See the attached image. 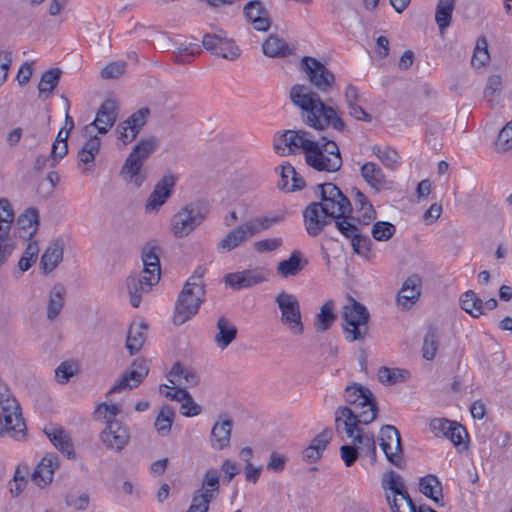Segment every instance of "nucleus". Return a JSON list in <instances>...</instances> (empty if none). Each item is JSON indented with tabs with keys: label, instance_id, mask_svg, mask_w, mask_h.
Instances as JSON below:
<instances>
[{
	"label": "nucleus",
	"instance_id": "f257e3e1",
	"mask_svg": "<svg viewBox=\"0 0 512 512\" xmlns=\"http://www.w3.org/2000/svg\"><path fill=\"white\" fill-rule=\"evenodd\" d=\"M314 193L320 200L310 202L302 211L304 228L310 237L319 236L339 213L353 212L350 199L334 183L317 184Z\"/></svg>",
	"mask_w": 512,
	"mask_h": 512
},
{
	"label": "nucleus",
	"instance_id": "f03ea898",
	"mask_svg": "<svg viewBox=\"0 0 512 512\" xmlns=\"http://www.w3.org/2000/svg\"><path fill=\"white\" fill-rule=\"evenodd\" d=\"M343 398L352 407L339 406L335 410V430L340 432L343 424L347 437H352L357 426L375 420L378 406L371 390L356 382L346 386Z\"/></svg>",
	"mask_w": 512,
	"mask_h": 512
},
{
	"label": "nucleus",
	"instance_id": "7ed1b4c3",
	"mask_svg": "<svg viewBox=\"0 0 512 512\" xmlns=\"http://www.w3.org/2000/svg\"><path fill=\"white\" fill-rule=\"evenodd\" d=\"M291 102L300 108L302 120L309 127L319 131L333 129L344 132L346 125L338 111L322 101L310 87L295 84L290 89Z\"/></svg>",
	"mask_w": 512,
	"mask_h": 512
},
{
	"label": "nucleus",
	"instance_id": "20e7f679",
	"mask_svg": "<svg viewBox=\"0 0 512 512\" xmlns=\"http://www.w3.org/2000/svg\"><path fill=\"white\" fill-rule=\"evenodd\" d=\"M157 147L158 139L155 136L141 139L126 158L120 170L121 176L139 188L147 178L146 173L141 172L142 166Z\"/></svg>",
	"mask_w": 512,
	"mask_h": 512
},
{
	"label": "nucleus",
	"instance_id": "39448f33",
	"mask_svg": "<svg viewBox=\"0 0 512 512\" xmlns=\"http://www.w3.org/2000/svg\"><path fill=\"white\" fill-rule=\"evenodd\" d=\"M306 164L318 172L334 173L340 170L343 159L338 144L321 136L307 155Z\"/></svg>",
	"mask_w": 512,
	"mask_h": 512
},
{
	"label": "nucleus",
	"instance_id": "423d86ee",
	"mask_svg": "<svg viewBox=\"0 0 512 512\" xmlns=\"http://www.w3.org/2000/svg\"><path fill=\"white\" fill-rule=\"evenodd\" d=\"M210 212L209 203L205 200L190 202L173 215L171 231L176 238H183L202 224Z\"/></svg>",
	"mask_w": 512,
	"mask_h": 512
},
{
	"label": "nucleus",
	"instance_id": "0eeeda50",
	"mask_svg": "<svg viewBox=\"0 0 512 512\" xmlns=\"http://www.w3.org/2000/svg\"><path fill=\"white\" fill-rule=\"evenodd\" d=\"M369 312L360 302L350 299L343 308L344 337L348 342L362 341L368 333Z\"/></svg>",
	"mask_w": 512,
	"mask_h": 512
},
{
	"label": "nucleus",
	"instance_id": "6e6552de",
	"mask_svg": "<svg viewBox=\"0 0 512 512\" xmlns=\"http://www.w3.org/2000/svg\"><path fill=\"white\" fill-rule=\"evenodd\" d=\"M317 140L304 130H286L274 139V150L281 156L303 153L305 159Z\"/></svg>",
	"mask_w": 512,
	"mask_h": 512
},
{
	"label": "nucleus",
	"instance_id": "1a4fd4ad",
	"mask_svg": "<svg viewBox=\"0 0 512 512\" xmlns=\"http://www.w3.org/2000/svg\"><path fill=\"white\" fill-rule=\"evenodd\" d=\"M205 301V289L201 286L190 287L184 285L175 303L173 322L182 325L194 317Z\"/></svg>",
	"mask_w": 512,
	"mask_h": 512
},
{
	"label": "nucleus",
	"instance_id": "9d476101",
	"mask_svg": "<svg viewBox=\"0 0 512 512\" xmlns=\"http://www.w3.org/2000/svg\"><path fill=\"white\" fill-rule=\"evenodd\" d=\"M275 303L280 310V321L292 335H301L304 324L301 317L300 303L297 297L285 291L275 297Z\"/></svg>",
	"mask_w": 512,
	"mask_h": 512
},
{
	"label": "nucleus",
	"instance_id": "9b49d317",
	"mask_svg": "<svg viewBox=\"0 0 512 512\" xmlns=\"http://www.w3.org/2000/svg\"><path fill=\"white\" fill-rule=\"evenodd\" d=\"M379 445L386 459L396 468L406 466L404 451L399 431L392 425H384L380 429Z\"/></svg>",
	"mask_w": 512,
	"mask_h": 512
},
{
	"label": "nucleus",
	"instance_id": "f8f14e48",
	"mask_svg": "<svg viewBox=\"0 0 512 512\" xmlns=\"http://www.w3.org/2000/svg\"><path fill=\"white\" fill-rule=\"evenodd\" d=\"M302 69L310 83L320 92H330L335 83L334 74L319 60L304 56L301 60Z\"/></svg>",
	"mask_w": 512,
	"mask_h": 512
},
{
	"label": "nucleus",
	"instance_id": "ddd939ff",
	"mask_svg": "<svg viewBox=\"0 0 512 512\" xmlns=\"http://www.w3.org/2000/svg\"><path fill=\"white\" fill-rule=\"evenodd\" d=\"M202 45L208 52L224 59L234 60L240 55L239 48L223 30H219L218 33H206Z\"/></svg>",
	"mask_w": 512,
	"mask_h": 512
},
{
	"label": "nucleus",
	"instance_id": "4468645a",
	"mask_svg": "<svg viewBox=\"0 0 512 512\" xmlns=\"http://www.w3.org/2000/svg\"><path fill=\"white\" fill-rule=\"evenodd\" d=\"M243 17L246 23L258 32H267L272 26L269 10L260 0H250L243 6Z\"/></svg>",
	"mask_w": 512,
	"mask_h": 512
},
{
	"label": "nucleus",
	"instance_id": "2eb2a0df",
	"mask_svg": "<svg viewBox=\"0 0 512 512\" xmlns=\"http://www.w3.org/2000/svg\"><path fill=\"white\" fill-rule=\"evenodd\" d=\"M149 115L148 108H141L130 115L125 121L118 124L116 128L117 139L127 145L132 142L146 123Z\"/></svg>",
	"mask_w": 512,
	"mask_h": 512
},
{
	"label": "nucleus",
	"instance_id": "dca6fc26",
	"mask_svg": "<svg viewBox=\"0 0 512 512\" xmlns=\"http://www.w3.org/2000/svg\"><path fill=\"white\" fill-rule=\"evenodd\" d=\"M149 373V367L145 360L136 359L131 367L122 375V377L111 387L108 394L119 393L126 388L138 387Z\"/></svg>",
	"mask_w": 512,
	"mask_h": 512
},
{
	"label": "nucleus",
	"instance_id": "f3484780",
	"mask_svg": "<svg viewBox=\"0 0 512 512\" xmlns=\"http://www.w3.org/2000/svg\"><path fill=\"white\" fill-rule=\"evenodd\" d=\"M100 437L108 449H114L117 452H120L130 441L129 430L120 421H108Z\"/></svg>",
	"mask_w": 512,
	"mask_h": 512
},
{
	"label": "nucleus",
	"instance_id": "a211bd4d",
	"mask_svg": "<svg viewBox=\"0 0 512 512\" xmlns=\"http://www.w3.org/2000/svg\"><path fill=\"white\" fill-rule=\"evenodd\" d=\"M177 178L169 173L164 175L154 186V189L148 197L145 210L147 212H157L159 208L167 201L171 196L175 187Z\"/></svg>",
	"mask_w": 512,
	"mask_h": 512
},
{
	"label": "nucleus",
	"instance_id": "6ab92c4d",
	"mask_svg": "<svg viewBox=\"0 0 512 512\" xmlns=\"http://www.w3.org/2000/svg\"><path fill=\"white\" fill-rule=\"evenodd\" d=\"M118 117V107L114 100H106L99 107L96 118L93 122L86 125L84 131L90 133V129L96 128L100 134H106L115 124Z\"/></svg>",
	"mask_w": 512,
	"mask_h": 512
},
{
	"label": "nucleus",
	"instance_id": "aec40b11",
	"mask_svg": "<svg viewBox=\"0 0 512 512\" xmlns=\"http://www.w3.org/2000/svg\"><path fill=\"white\" fill-rule=\"evenodd\" d=\"M421 277L417 274L409 276L397 294V303L404 309H410L421 296Z\"/></svg>",
	"mask_w": 512,
	"mask_h": 512
},
{
	"label": "nucleus",
	"instance_id": "412c9836",
	"mask_svg": "<svg viewBox=\"0 0 512 512\" xmlns=\"http://www.w3.org/2000/svg\"><path fill=\"white\" fill-rule=\"evenodd\" d=\"M252 237L253 230H251L245 222L231 229L227 235L218 242L217 251L219 253L230 252L235 248L240 247Z\"/></svg>",
	"mask_w": 512,
	"mask_h": 512
},
{
	"label": "nucleus",
	"instance_id": "4be33fe9",
	"mask_svg": "<svg viewBox=\"0 0 512 512\" xmlns=\"http://www.w3.org/2000/svg\"><path fill=\"white\" fill-rule=\"evenodd\" d=\"M224 280L226 285L230 286L232 289L241 290L264 282L265 276L258 269H247L226 274Z\"/></svg>",
	"mask_w": 512,
	"mask_h": 512
},
{
	"label": "nucleus",
	"instance_id": "5701e85b",
	"mask_svg": "<svg viewBox=\"0 0 512 512\" xmlns=\"http://www.w3.org/2000/svg\"><path fill=\"white\" fill-rule=\"evenodd\" d=\"M332 224H334L337 231L349 241L355 238L357 233L361 232L362 228L365 227L360 223L358 218L353 215V212L339 213L333 218Z\"/></svg>",
	"mask_w": 512,
	"mask_h": 512
},
{
	"label": "nucleus",
	"instance_id": "b1692460",
	"mask_svg": "<svg viewBox=\"0 0 512 512\" xmlns=\"http://www.w3.org/2000/svg\"><path fill=\"white\" fill-rule=\"evenodd\" d=\"M157 283H152L146 275H131L126 280L127 290L130 297V303L137 308L141 304L142 295L150 291L151 287Z\"/></svg>",
	"mask_w": 512,
	"mask_h": 512
},
{
	"label": "nucleus",
	"instance_id": "393cba45",
	"mask_svg": "<svg viewBox=\"0 0 512 512\" xmlns=\"http://www.w3.org/2000/svg\"><path fill=\"white\" fill-rule=\"evenodd\" d=\"M233 422L231 419L219 417L211 430V446L214 449L222 450L228 447L231 439Z\"/></svg>",
	"mask_w": 512,
	"mask_h": 512
},
{
	"label": "nucleus",
	"instance_id": "a878e982",
	"mask_svg": "<svg viewBox=\"0 0 512 512\" xmlns=\"http://www.w3.org/2000/svg\"><path fill=\"white\" fill-rule=\"evenodd\" d=\"M44 433L61 453L68 459H75L76 454L69 434L61 427L44 428Z\"/></svg>",
	"mask_w": 512,
	"mask_h": 512
},
{
	"label": "nucleus",
	"instance_id": "bb28decb",
	"mask_svg": "<svg viewBox=\"0 0 512 512\" xmlns=\"http://www.w3.org/2000/svg\"><path fill=\"white\" fill-rule=\"evenodd\" d=\"M308 265V260L304 257L303 253L299 250H294L288 259L282 260L278 263L276 272L282 278L296 276Z\"/></svg>",
	"mask_w": 512,
	"mask_h": 512
},
{
	"label": "nucleus",
	"instance_id": "cd10ccee",
	"mask_svg": "<svg viewBox=\"0 0 512 512\" xmlns=\"http://www.w3.org/2000/svg\"><path fill=\"white\" fill-rule=\"evenodd\" d=\"M101 141L98 136H91L84 143L77 154L79 163H83L86 167L83 173L87 174L93 171L95 166V157L100 151Z\"/></svg>",
	"mask_w": 512,
	"mask_h": 512
},
{
	"label": "nucleus",
	"instance_id": "c85d7f7f",
	"mask_svg": "<svg viewBox=\"0 0 512 512\" xmlns=\"http://www.w3.org/2000/svg\"><path fill=\"white\" fill-rule=\"evenodd\" d=\"M56 456H46L36 466L32 473V480L39 487L51 483L56 468Z\"/></svg>",
	"mask_w": 512,
	"mask_h": 512
},
{
	"label": "nucleus",
	"instance_id": "c756f323",
	"mask_svg": "<svg viewBox=\"0 0 512 512\" xmlns=\"http://www.w3.org/2000/svg\"><path fill=\"white\" fill-rule=\"evenodd\" d=\"M420 492L434 501L437 505L443 506V488L436 475L428 474L419 480Z\"/></svg>",
	"mask_w": 512,
	"mask_h": 512
},
{
	"label": "nucleus",
	"instance_id": "7c9ffc66",
	"mask_svg": "<svg viewBox=\"0 0 512 512\" xmlns=\"http://www.w3.org/2000/svg\"><path fill=\"white\" fill-rule=\"evenodd\" d=\"M217 330L214 342L221 350L226 349L236 339L238 333L237 327L224 316L219 317Z\"/></svg>",
	"mask_w": 512,
	"mask_h": 512
},
{
	"label": "nucleus",
	"instance_id": "2f4dec72",
	"mask_svg": "<svg viewBox=\"0 0 512 512\" xmlns=\"http://www.w3.org/2000/svg\"><path fill=\"white\" fill-rule=\"evenodd\" d=\"M142 261L144 269L142 275H146L152 283H158L160 280V260L156 253V247L144 248L142 252Z\"/></svg>",
	"mask_w": 512,
	"mask_h": 512
},
{
	"label": "nucleus",
	"instance_id": "473e14b6",
	"mask_svg": "<svg viewBox=\"0 0 512 512\" xmlns=\"http://www.w3.org/2000/svg\"><path fill=\"white\" fill-rule=\"evenodd\" d=\"M17 226L22 238H31L39 226V213L36 208H27L17 219Z\"/></svg>",
	"mask_w": 512,
	"mask_h": 512
},
{
	"label": "nucleus",
	"instance_id": "72a5a7b5",
	"mask_svg": "<svg viewBox=\"0 0 512 512\" xmlns=\"http://www.w3.org/2000/svg\"><path fill=\"white\" fill-rule=\"evenodd\" d=\"M0 406L3 416L10 415L14 423L19 419L24 421L22 411L17 400L11 395L9 389L0 382Z\"/></svg>",
	"mask_w": 512,
	"mask_h": 512
},
{
	"label": "nucleus",
	"instance_id": "f704fd0d",
	"mask_svg": "<svg viewBox=\"0 0 512 512\" xmlns=\"http://www.w3.org/2000/svg\"><path fill=\"white\" fill-rule=\"evenodd\" d=\"M363 180L374 190L379 191L385 186V175L379 165L366 162L360 168Z\"/></svg>",
	"mask_w": 512,
	"mask_h": 512
},
{
	"label": "nucleus",
	"instance_id": "c9c22d12",
	"mask_svg": "<svg viewBox=\"0 0 512 512\" xmlns=\"http://www.w3.org/2000/svg\"><path fill=\"white\" fill-rule=\"evenodd\" d=\"M460 307L473 318L484 315V301L473 291L467 290L460 297Z\"/></svg>",
	"mask_w": 512,
	"mask_h": 512
},
{
	"label": "nucleus",
	"instance_id": "e433bc0d",
	"mask_svg": "<svg viewBox=\"0 0 512 512\" xmlns=\"http://www.w3.org/2000/svg\"><path fill=\"white\" fill-rule=\"evenodd\" d=\"M263 53L271 58L285 57L292 54L287 43L278 35H270L262 45Z\"/></svg>",
	"mask_w": 512,
	"mask_h": 512
},
{
	"label": "nucleus",
	"instance_id": "4c0bfd02",
	"mask_svg": "<svg viewBox=\"0 0 512 512\" xmlns=\"http://www.w3.org/2000/svg\"><path fill=\"white\" fill-rule=\"evenodd\" d=\"M146 329L147 326L144 323L132 324L129 327L126 340V348L128 349L130 355L138 353L142 348L146 340Z\"/></svg>",
	"mask_w": 512,
	"mask_h": 512
},
{
	"label": "nucleus",
	"instance_id": "58836bf2",
	"mask_svg": "<svg viewBox=\"0 0 512 512\" xmlns=\"http://www.w3.org/2000/svg\"><path fill=\"white\" fill-rule=\"evenodd\" d=\"M63 259V244L60 241L53 242L43 253L41 265L45 273L54 270Z\"/></svg>",
	"mask_w": 512,
	"mask_h": 512
},
{
	"label": "nucleus",
	"instance_id": "ea45409f",
	"mask_svg": "<svg viewBox=\"0 0 512 512\" xmlns=\"http://www.w3.org/2000/svg\"><path fill=\"white\" fill-rule=\"evenodd\" d=\"M62 71L59 68H51L45 71L38 84L39 97L47 99L58 85Z\"/></svg>",
	"mask_w": 512,
	"mask_h": 512
},
{
	"label": "nucleus",
	"instance_id": "a19ab883",
	"mask_svg": "<svg viewBox=\"0 0 512 512\" xmlns=\"http://www.w3.org/2000/svg\"><path fill=\"white\" fill-rule=\"evenodd\" d=\"M455 1L456 0H438L435 13V21L441 34H444L445 30L451 24Z\"/></svg>",
	"mask_w": 512,
	"mask_h": 512
},
{
	"label": "nucleus",
	"instance_id": "79ce46f5",
	"mask_svg": "<svg viewBox=\"0 0 512 512\" xmlns=\"http://www.w3.org/2000/svg\"><path fill=\"white\" fill-rule=\"evenodd\" d=\"M353 442L358 443L360 445V449L370 457L371 464H375L377 461L376 454V442L374 434H363L362 430L357 426L353 436L351 437Z\"/></svg>",
	"mask_w": 512,
	"mask_h": 512
},
{
	"label": "nucleus",
	"instance_id": "37998d69",
	"mask_svg": "<svg viewBox=\"0 0 512 512\" xmlns=\"http://www.w3.org/2000/svg\"><path fill=\"white\" fill-rule=\"evenodd\" d=\"M65 293V288L61 284L55 285L50 291L47 306V318L49 320H54L60 314L64 306Z\"/></svg>",
	"mask_w": 512,
	"mask_h": 512
},
{
	"label": "nucleus",
	"instance_id": "c03bdc74",
	"mask_svg": "<svg viewBox=\"0 0 512 512\" xmlns=\"http://www.w3.org/2000/svg\"><path fill=\"white\" fill-rule=\"evenodd\" d=\"M175 411L169 405H163L155 419L154 427L159 435L167 436L171 431Z\"/></svg>",
	"mask_w": 512,
	"mask_h": 512
},
{
	"label": "nucleus",
	"instance_id": "a18cd8bd",
	"mask_svg": "<svg viewBox=\"0 0 512 512\" xmlns=\"http://www.w3.org/2000/svg\"><path fill=\"white\" fill-rule=\"evenodd\" d=\"M333 301L325 302L320 308V312L316 315L314 327L318 332H325L328 330L336 320V315L333 312Z\"/></svg>",
	"mask_w": 512,
	"mask_h": 512
},
{
	"label": "nucleus",
	"instance_id": "49530a36",
	"mask_svg": "<svg viewBox=\"0 0 512 512\" xmlns=\"http://www.w3.org/2000/svg\"><path fill=\"white\" fill-rule=\"evenodd\" d=\"M410 373L406 369L381 367L378 370V380L384 385H394L398 382L406 381Z\"/></svg>",
	"mask_w": 512,
	"mask_h": 512
},
{
	"label": "nucleus",
	"instance_id": "de8ad7c7",
	"mask_svg": "<svg viewBox=\"0 0 512 512\" xmlns=\"http://www.w3.org/2000/svg\"><path fill=\"white\" fill-rule=\"evenodd\" d=\"M168 380L170 383L175 384L179 378H183L187 386L193 387L199 383V376L195 371L183 367L179 362H176L169 375Z\"/></svg>",
	"mask_w": 512,
	"mask_h": 512
},
{
	"label": "nucleus",
	"instance_id": "09e8293b",
	"mask_svg": "<svg viewBox=\"0 0 512 512\" xmlns=\"http://www.w3.org/2000/svg\"><path fill=\"white\" fill-rule=\"evenodd\" d=\"M438 334L437 328L434 326H430L427 330V333L424 337L423 346H422V356L426 360H433L436 356L438 350Z\"/></svg>",
	"mask_w": 512,
	"mask_h": 512
},
{
	"label": "nucleus",
	"instance_id": "8fccbe9b",
	"mask_svg": "<svg viewBox=\"0 0 512 512\" xmlns=\"http://www.w3.org/2000/svg\"><path fill=\"white\" fill-rule=\"evenodd\" d=\"M199 490L203 493L211 494L212 498H216L220 490V475L216 469H208L203 477L202 486Z\"/></svg>",
	"mask_w": 512,
	"mask_h": 512
},
{
	"label": "nucleus",
	"instance_id": "3c124183",
	"mask_svg": "<svg viewBox=\"0 0 512 512\" xmlns=\"http://www.w3.org/2000/svg\"><path fill=\"white\" fill-rule=\"evenodd\" d=\"M9 233L7 226L5 229L0 228V267L7 262L15 249V243Z\"/></svg>",
	"mask_w": 512,
	"mask_h": 512
},
{
	"label": "nucleus",
	"instance_id": "603ef678",
	"mask_svg": "<svg viewBox=\"0 0 512 512\" xmlns=\"http://www.w3.org/2000/svg\"><path fill=\"white\" fill-rule=\"evenodd\" d=\"M396 227L388 221H377L373 224L371 234L376 241H387L393 237Z\"/></svg>",
	"mask_w": 512,
	"mask_h": 512
},
{
	"label": "nucleus",
	"instance_id": "864d4df0",
	"mask_svg": "<svg viewBox=\"0 0 512 512\" xmlns=\"http://www.w3.org/2000/svg\"><path fill=\"white\" fill-rule=\"evenodd\" d=\"M282 220V217L280 216H274V217H256L249 221H247L248 227L253 230V236L258 234L259 232L263 230L270 229L273 225L279 223Z\"/></svg>",
	"mask_w": 512,
	"mask_h": 512
},
{
	"label": "nucleus",
	"instance_id": "5fc2aeb1",
	"mask_svg": "<svg viewBox=\"0 0 512 512\" xmlns=\"http://www.w3.org/2000/svg\"><path fill=\"white\" fill-rule=\"evenodd\" d=\"M200 53V48L197 44H189L178 47L173 52V59L176 63L186 64L190 63L196 55Z\"/></svg>",
	"mask_w": 512,
	"mask_h": 512
},
{
	"label": "nucleus",
	"instance_id": "6e6d98bb",
	"mask_svg": "<svg viewBox=\"0 0 512 512\" xmlns=\"http://www.w3.org/2000/svg\"><path fill=\"white\" fill-rule=\"evenodd\" d=\"M213 500L214 498L211 497V494L203 493L202 490H196L187 512H207Z\"/></svg>",
	"mask_w": 512,
	"mask_h": 512
},
{
	"label": "nucleus",
	"instance_id": "4d7b16f0",
	"mask_svg": "<svg viewBox=\"0 0 512 512\" xmlns=\"http://www.w3.org/2000/svg\"><path fill=\"white\" fill-rule=\"evenodd\" d=\"M39 253V247L36 242H29L18 262V267L22 272L27 271L35 263Z\"/></svg>",
	"mask_w": 512,
	"mask_h": 512
},
{
	"label": "nucleus",
	"instance_id": "13d9d810",
	"mask_svg": "<svg viewBox=\"0 0 512 512\" xmlns=\"http://www.w3.org/2000/svg\"><path fill=\"white\" fill-rule=\"evenodd\" d=\"M502 91V78L500 75H492L488 78L485 89H484V98L490 102L494 103L496 101V97Z\"/></svg>",
	"mask_w": 512,
	"mask_h": 512
},
{
	"label": "nucleus",
	"instance_id": "bf43d9fd",
	"mask_svg": "<svg viewBox=\"0 0 512 512\" xmlns=\"http://www.w3.org/2000/svg\"><path fill=\"white\" fill-rule=\"evenodd\" d=\"M495 146L498 152H506L512 148V120L500 130Z\"/></svg>",
	"mask_w": 512,
	"mask_h": 512
},
{
	"label": "nucleus",
	"instance_id": "052dcab7",
	"mask_svg": "<svg viewBox=\"0 0 512 512\" xmlns=\"http://www.w3.org/2000/svg\"><path fill=\"white\" fill-rule=\"evenodd\" d=\"M353 252L357 255L367 256L372 250V241L368 235H363L361 232L351 241Z\"/></svg>",
	"mask_w": 512,
	"mask_h": 512
},
{
	"label": "nucleus",
	"instance_id": "680f3d73",
	"mask_svg": "<svg viewBox=\"0 0 512 512\" xmlns=\"http://www.w3.org/2000/svg\"><path fill=\"white\" fill-rule=\"evenodd\" d=\"M373 153L389 168H393L398 163L399 155L396 150L391 147H385L384 149L374 147Z\"/></svg>",
	"mask_w": 512,
	"mask_h": 512
},
{
	"label": "nucleus",
	"instance_id": "e2e57ef3",
	"mask_svg": "<svg viewBox=\"0 0 512 512\" xmlns=\"http://www.w3.org/2000/svg\"><path fill=\"white\" fill-rule=\"evenodd\" d=\"M14 220V212L10 202L7 199H0V228L10 231Z\"/></svg>",
	"mask_w": 512,
	"mask_h": 512
},
{
	"label": "nucleus",
	"instance_id": "0e129e2a",
	"mask_svg": "<svg viewBox=\"0 0 512 512\" xmlns=\"http://www.w3.org/2000/svg\"><path fill=\"white\" fill-rule=\"evenodd\" d=\"M455 421L446 418H434L430 422V428L436 436L446 437L449 435Z\"/></svg>",
	"mask_w": 512,
	"mask_h": 512
},
{
	"label": "nucleus",
	"instance_id": "69168bd1",
	"mask_svg": "<svg viewBox=\"0 0 512 512\" xmlns=\"http://www.w3.org/2000/svg\"><path fill=\"white\" fill-rule=\"evenodd\" d=\"M95 413L98 418H102L108 424V421H117L115 417L120 413V408L116 404L102 403L97 407Z\"/></svg>",
	"mask_w": 512,
	"mask_h": 512
},
{
	"label": "nucleus",
	"instance_id": "338daca9",
	"mask_svg": "<svg viewBox=\"0 0 512 512\" xmlns=\"http://www.w3.org/2000/svg\"><path fill=\"white\" fill-rule=\"evenodd\" d=\"M283 240L280 237L277 238H267L254 243V249L258 253H267L277 250L280 246H282Z\"/></svg>",
	"mask_w": 512,
	"mask_h": 512
},
{
	"label": "nucleus",
	"instance_id": "774afa93",
	"mask_svg": "<svg viewBox=\"0 0 512 512\" xmlns=\"http://www.w3.org/2000/svg\"><path fill=\"white\" fill-rule=\"evenodd\" d=\"M125 71L124 62H112L107 64L101 71V77L104 79H115L121 76Z\"/></svg>",
	"mask_w": 512,
	"mask_h": 512
}]
</instances>
